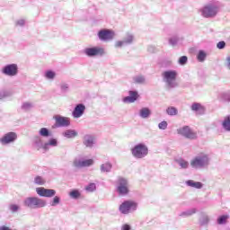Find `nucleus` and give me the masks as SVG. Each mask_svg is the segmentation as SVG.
<instances>
[{"label": "nucleus", "mask_w": 230, "mask_h": 230, "mask_svg": "<svg viewBox=\"0 0 230 230\" xmlns=\"http://www.w3.org/2000/svg\"><path fill=\"white\" fill-rule=\"evenodd\" d=\"M131 154L137 159H143L148 155V147L145 144H138L131 149Z\"/></svg>", "instance_id": "f257e3e1"}, {"label": "nucleus", "mask_w": 230, "mask_h": 230, "mask_svg": "<svg viewBox=\"0 0 230 230\" xmlns=\"http://www.w3.org/2000/svg\"><path fill=\"white\" fill-rule=\"evenodd\" d=\"M119 209L122 215H128L131 211H136V209H137V203L134 200H125L120 204Z\"/></svg>", "instance_id": "f03ea898"}, {"label": "nucleus", "mask_w": 230, "mask_h": 230, "mask_svg": "<svg viewBox=\"0 0 230 230\" xmlns=\"http://www.w3.org/2000/svg\"><path fill=\"white\" fill-rule=\"evenodd\" d=\"M24 204L27 206V208L35 209L37 208H44V206H46V201L39 198H27Z\"/></svg>", "instance_id": "7ed1b4c3"}, {"label": "nucleus", "mask_w": 230, "mask_h": 230, "mask_svg": "<svg viewBox=\"0 0 230 230\" xmlns=\"http://www.w3.org/2000/svg\"><path fill=\"white\" fill-rule=\"evenodd\" d=\"M209 164V158H208V155H203L202 156H196L193 160L190 162V165L192 168H202V166H206Z\"/></svg>", "instance_id": "20e7f679"}, {"label": "nucleus", "mask_w": 230, "mask_h": 230, "mask_svg": "<svg viewBox=\"0 0 230 230\" xmlns=\"http://www.w3.org/2000/svg\"><path fill=\"white\" fill-rule=\"evenodd\" d=\"M162 76L166 82L168 87H173V82L177 80V71L175 70L165 71L162 74Z\"/></svg>", "instance_id": "39448f33"}, {"label": "nucleus", "mask_w": 230, "mask_h": 230, "mask_svg": "<svg viewBox=\"0 0 230 230\" xmlns=\"http://www.w3.org/2000/svg\"><path fill=\"white\" fill-rule=\"evenodd\" d=\"M177 134L187 137V139H197V132L191 130L189 126H184L177 129Z\"/></svg>", "instance_id": "423d86ee"}, {"label": "nucleus", "mask_w": 230, "mask_h": 230, "mask_svg": "<svg viewBox=\"0 0 230 230\" xmlns=\"http://www.w3.org/2000/svg\"><path fill=\"white\" fill-rule=\"evenodd\" d=\"M217 13H218V7H217L213 4L205 5L201 9V15H203L206 18L215 17V15H217Z\"/></svg>", "instance_id": "0eeeda50"}, {"label": "nucleus", "mask_w": 230, "mask_h": 230, "mask_svg": "<svg viewBox=\"0 0 230 230\" xmlns=\"http://www.w3.org/2000/svg\"><path fill=\"white\" fill-rule=\"evenodd\" d=\"M117 191L119 195H128V181L125 178H119Z\"/></svg>", "instance_id": "6e6552de"}, {"label": "nucleus", "mask_w": 230, "mask_h": 230, "mask_svg": "<svg viewBox=\"0 0 230 230\" xmlns=\"http://www.w3.org/2000/svg\"><path fill=\"white\" fill-rule=\"evenodd\" d=\"M14 141H17V133L15 132H8L0 138L2 145H10V143H14Z\"/></svg>", "instance_id": "1a4fd4ad"}, {"label": "nucleus", "mask_w": 230, "mask_h": 230, "mask_svg": "<svg viewBox=\"0 0 230 230\" xmlns=\"http://www.w3.org/2000/svg\"><path fill=\"white\" fill-rule=\"evenodd\" d=\"M36 192L40 197H47V198H51L55 197L57 191L53 189H46L44 187H39L36 189Z\"/></svg>", "instance_id": "9d476101"}, {"label": "nucleus", "mask_w": 230, "mask_h": 230, "mask_svg": "<svg viewBox=\"0 0 230 230\" xmlns=\"http://www.w3.org/2000/svg\"><path fill=\"white\" fill-rule=\"evenodd\" d=\"M18 72L19 68L17 67L16 64L7 65L2 70V73L7 76H15Z\"/></svg>", "instance_id": "9b49d317"}, {"label": "nucleus", "mask_w": 230, "mask_h": 230, "mask_svg": "<svg viewBox=\"0 0 230 230\" xmlns=\"http://www.w3.org/2000/svg\"><path fill=\"white\" fill-rule=\"evenodd\" d=\"M84 53L87 55V57H98L100 55H103L105 51L103 50V48L93 47L85 49Z\"/></svg>", "instance_id": "f8f14e48"}, {"label": "nucleus", "mask_w": 230, "mask_h": 230, "mask_svg": "<svg viewBox=\"0 0 230 230\" xmlns=\"http://www.w3.org/2000/svg\"><path fill=\"white\" fill-rule=\"evenodd\" d=\"M98 37L101 40H112L114 39V31L104 29L98 32Z\"/></svg>", "instance_id": "ddd939ff"}, {"label": "nucleus", "mask_w": 230, "mask_h": 230, "mask_svg": "<svg viewBox=\"0 0 230 230\" xmlns=\"http://www.w3.org/2000/svg\"><path fill=\"white\" fill-rule=\"evenodd\" d=\"M93 164H94V160L93 159L74 161V166H75V168H85L87 166H93Z\"/></svg>", "instance_id": "4468645a"}, {"label": "nucleus", "mask_w": 230, "mask_h": 230, "mask_svg": "<svg viewBox=\"0 0 230 230\" xmlns=\"http://www.w3.org/2000/svg\"><path fill=\"white\" fill-rule=\"evenodd\" d=\"M84 112H85V105L77 104L72 112V116L75 119L82 118V116H84Z\"/></svg>", "instance_id": "2eb2a0df"}, {"label": "nucleus", "mask_w": 230, "mask_h": 230, "mask_svg": "<svg viewBox=\"0 0 230 230\" xmlns=\"http://www.w3.org/2000/svg\"><path fill=\"white\" fill-rule=\"evenodd\" d=\"M55 119L57 127H69L71 123L67 117L57 116L55 117Z\"/></svg>", "instance_id": "dca6fc26"}, {"label": "nucleus", "mask_w": 230, "mask_h": 230, "mask_svg": "<svg viewBox=\"0 0 230 230\" xmlns=\"http://www.w3.org/2000/svg\"><path fill=\"white\" fill-rule=\"evenodd\" d=\"M139 98V94L137 92L135 91H129V96H127L123 99L124 103H134L136 100Z\"/></svg>", "instance_id": "f3484780"}, {"label": "nucleus", "mask_w": 230, "mask_h": 230, "mask_svg": "<svg viewBox=\"0 0 230 230\" xmlns=\"http://www.w3.org/2000/svg\"><path fill=\"white\" fill-rule=\"evenodd\" d=\"M191 111H194L195 112H204L206 108H204V106L199 102H194L191 105Z\"/></svg>", "instance_id": "a211bd4d"}, {"label": "nucleus", "mask_w": 230, "mask_h": 230, "mask_svg": "<svg viewBox=\"0 0 230 230\" xmlns=\"http://www.w3.org/2000/svg\"><path fill=\"white\" fill-rule=\"evenodd\" d=\"M94 144V137L86 135L84 137V145H85V146H93V145Z\"/></svg>", "instance_id": "6ab92c4d"}, {"label": "nucleus", "mask_w": 230, "mask_h": 230, "mask_svg": "<svg viewBox=\"0 0 230 230\" xmlns=\"http://www.w3.org/2000/svg\"><path fill=\"white\" fill-rule=\"evenodd\" d=\"M223 128L225 130L230 132V115L225 117V119L222 122Z\"/></svg>", "instance_id": "aec40b11"}, {"label": "nucleus", "mask_w": 230, "mask_h": 230, "mask_svg": "<svg viewBox=\"0 0 230 230\" xmlns=\"http://www.w3.org/2000/svg\"><path fill=\"white\" fill-rule=\"evenodd\" d=\"M188 186H190L191 188H197L198 190H200L202 188V183L199 181H194L192 180H190L187 181Z\"/></svg>", "instance_id": "412c9836"}, {"label": "nucleus", "mask_w": 230, "mask_h": 230, "mask_svg": "<svg viewBox=\"0 0 230 230\" xmlns=\"http://www.w3.org/2000/svg\"><path fill=\"white\" fill-rule=\"evenodd\" d=\"M150 114H151V111L148 108H143L142 110H140L141 118H148Z\"/></svg>", "instance_id": "4be33fe9"}, {"label": "nucleus", "mask_w": 230, "mask_h": 230, "mask_svg": "<svg viewBox=\"0 0 230 230\" xmlns=\"http://www.w3.org/2000/svg\"><path fill=\"white\" fill-rule=\"evenodd\" d=\"M76 136H78V133H76V131L75 130L69 129L65 132V137L71 138V137H76Z\"/></svg>", "instance_id": "5701e85b"}, {"label": "nucleus", "mask_w": 230, "mask_h": 230, "mask_svg": "<svg viewBox=\"0 0 230 230\" xmlns=\"http://www.w3.org/2000/svg\"><path fill=\"white\" fill-rule=\"evenodd\" d=\"M166 112L169 114V116H177L178 111L175 107H169L167 108Z\"/></svg>", "instance_id": "b1692460"}, {"label": "nucleus", "mask_w": 230, "mask_h": 230, "mask_svg": "<svg viewBox=\"0 0 230 230\" xmlns=\"http://www.w3.org/2000/svg\"><path fill=\"white\" fill-rule=\"evenodd\" d=\"M111 169H112V164H111L110 163L103 164L101 166L102 172H111Z\"/></svg>", "instance_id": "393cba45"}, {"label": "nucleus", "mask_w": 230, "mask_h": 230, "mask_svg": "<svg viewBox=\"0 0 230 230\" xmlns=\"http://www.w3.org/2000/svg\"><path fill=\"white\" fill-rule=\"evenodd\" d=\"M229 218V216H221L218 217L217 219V224H219V226H222L223 224H226L227 220Z\"/></svg>", "instance_id": "a878e982"}, {"label": "nucleus", "mask_w": 230, "mask_h": 230, "mask_svg": "<svg viewBox=\"0 0 230 230\" xmlns=\"http://www.w3.org/2000/svg\"><path fill=\"white\" fill-rule=\"evenodd\" d=\"M34 182H35V184H38L39 186H42L43 184H46V181L44 180V178H42L40 176H37L34 179Z\"/></svg>", "instance_id": "bb28decb"}, {"label": "nucleus", "mask_w": 230, "mask_h": 230, "mask_svg": "<svg viewBox=\"0 0 230 230\" xmlns=\"http://www.w3.org/2000/svg\"><path fill=\"white\" fill-rule=\"evenodd\" d=\"M198 60L199 62H204L206 60V54L204 51L200 50L198 54Z\"/></svg>", "instance_id": "cd10ccee"}, {"label": "nucleus", "mask_w": 230, "mask_h": 230, "mask_svg": "<svg viewBox=\"0 0 230 230\" xmlns=\"http://www.w3.org/2000/svg\"><path fill=\"white\" fill-rule=\"evenodd\" d=\"M40 134L43 137H48L49 136V130H48V128H42L40 129Z\"/></svg>", "instance_id": "c85d7f7f"}, {"label": "nucleus", "mask_w": 230, "mask_h": 230, "mask_svg": "<svg viewBox=\"0 0 230 230\" xmlns=\"http://www.w3.org/2000/svg\"><path fill=\"white\" fill-rule=\"evenodd\" d=\"M158 128L161 129V130H166V128H168V122L166 121H162L158 124Z\"/></svg>", "instance_id": "c756f323"}, {"label": "nucleus", "mask_w": 230, "mask_h": 230, "mask_svg": "<svg viewBox=\"0 0 230 230\" xmlns=\"http://www.w3.org/2000/svg\"><path fill=\"white\" fill-rule=\"evenodd\" d=\"M86 191H94L96 190V184L90 183L88 186L85 187Z\"/></svg>", "instance_id": "7c9ffc66"}, {"label": "nucleus", "mask_w": 230, "mask_h": 230, "mask_svg": "<svg viewBox=\"0 0 230 230\" xmlns=\"http://www.w3.org/2000/svg\"><path fill=\"white\" fill-rule=\"evenodd\" d=\"M187 62H188V57H186V56H182L179 59V64L181 66H184V64H186Z\"/></svg>", "instance_id": "2f4dec72"}, {"label": "nucleus", "mask_w": 230, "mask_h": 230, "mask_svg": "<svg viewBox=\"0 0 230 230\" xmlns=\"http://www.w3.org/2000/svg\"><path fill=\"white\" fill-rule=\"evenodd\" d=\"M46 78H49L50 80H52V78H55V72L49 70V71H47L46 73Z\"/></svg>", "instance_id": "473e14b6"}, {"label": "nucleus", "mask_w": 230, "mask_h": 230, "mask_svg": "<svg viewBox=\"0 0 230 230\" xmlns=\"http://www.w3.org/2000/svg\"><path fill=\"white\" fill-rule=\"evenodd\" d=\"M70 197H72V199H78L80 192L78 190H73L70 192Z\"/></svg>", "instance_id": "72a5a7b5"}, {"label": "nucleus", "mask_w": 230, "mask_h": 230, "mask_svg": "<svg viewBox=\"0 0 230 230\" xmlns=\"http://www.w3.org/2000/svg\"><path fill=\"white\" fill-rule=\"evenodd\" d=\"M217 49H224L226 48V41L222 40L217 44Z\"/></svg>", "instance_id": "f704fd0d"}, {"label": "nucleus", "mask_w": 230, "mask_h": 230, "mask_svg": "<svg viewBox=\"0 0 230 230\" xmlns=\"http://www.w3.org/2000/svg\"><path fill=\"white\" fill-rule=\"evenodd\" d=\"M60 203V198L58 196H55L53 199L52 206H57V204Z\"/></svg>", "instance_id": "c9c22d12"}, {"label": "nucleus", "mask_w": 230, "mask_h": 230, "mask_svg": "<svg viewBox=\"0 0 230 230\" xmlns=\"http://www.w3.org/2000/svg\"><path fill=\"white\" fill-rule=\"evenodd\" d=\"M9 208L13 213H15V211H19V206L17 205H10Z\"/></svg>", "instance_id": "e433bc0d"}, {"label": "nucleus", "mask_w": 230, "mask_h": 230, "mask_svg": "<svg viewBox=\"0 0 230 230\" xmlns=\"http://www.w3.org/2000/svg\"><path fill=\"white\" fill-rule=\"evenodd\" d=\"M136 84H143L145 82V77L143 76H138L135 79Z\"/></svg>", "instance_id": "4c0bfd02"}, {"label": "nucleus", "mask_w": 230, "mask_h": 230, "mask_svg": "<svg viewBox=\"0 0 230 230\" xmlns=\"http://www.w3.org/2000/svg\"><path fill=\"white\" fill-rule=\"evenodd\" d=\"M180 166H181V168H188V162L184 161V160H181L180 161Z\"/></svg>", "instance_id": "58836bf2"}, {"label": "nucleus", "mask_w": 230, "mask_h": 230, "mask_svg": "<svg viewBox=\"0 0 230 230\" xmlns=\"http://www.w3.org/2000/svg\"><path fill=\"white\" fill-rule=\"evenodd\" d=\"M47 145H50V146H57V139L52 138Z\"/></svg>", "instance_id": "ea45409f"}, {"label": "nucleus", "mask_w": 230, "mask_h": 230, "mask_svg": "<svg viewBox=\"0 0 230 230\" xmlns=\"http://www.w3.org/2000/svg\"><path fill=\"white\" fill-rule=\"evenodd\" d=\"M123 46V41H117L115 44V48H121Z\"/></svg>", "instance_id": "a19ab883"}, {"label": "nucleus", "mask_w": 230, "mask_h": 230, "mask_svg": "<svg viewBox=\"0 0 230 230\" xmlns=\"http://www.w3.org/2000/svg\"><path fill=\"white\" fill-rule=\"evenodd\" d=\"M122 230H130V226L129 225H124L122 226Z\"/></svg>", "instance_id": "79ce46f5"}, {"label": "nucleus", "mask_w": 230, "mask_h": 230, "mask_svg": "<svg viewBox=\"0 0 230 230\" xmlns=\"http://www.w3.org/2000/svg\"><path fill=\"white\" fill-rule=\"evenodd\" d=\"M0 230H12V229H10V227L8 226H2L0 227Z\"/></svg>", "instance_id": "37998d69"}, {"label": "nucleus", "mask_w": 230, "mask_h": 230, "mask_svg": "<svg viewBox=\"0 0 230 230\" xmlns=\"http://www.w3.org/2000/svg\"><path fill=\"white\" fill-rule=\"evenodd\" d=\"M228 67L230 68V58H228Z\"/></svg>", "instance_id": "c03bdc74"}, {"label": "nucleus", "mask_w": 230, "mask_h": 230, "mask_svg": "<svg viewBox=\"0 0 230 230\" xmlns=\"http://www.w3.org/2000/svg\"><path fill=\"white\" fill-rule=\"evenodd\" d=\"M170 42H171V44H173V42H172V40H170Z\"/></svg>", "instance_id": "a18cd8bd"}]
</instances>
